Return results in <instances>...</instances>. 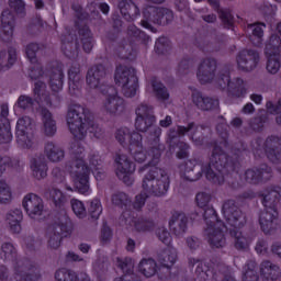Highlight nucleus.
<instances>
[{"mask_svg":"<svg viewBox=\"0 0 281 281\" xmlns=\"http://www.w3.org/2000/svg\"><path fill=\"white\" fill-rule=\"evenodd\" d=\"M229 158L227 154L218 146L213 148L209 165H203L200 171H194L196 161L187 160L179 166V172L183 181H199L205 175V178L217 186L225 183V168Z\"/></svg>","mask_w":281,"mask_h":281,"instance_id":"f257e3e1","label":"nucleus"},{"mask_svg":"<svg viewBox=\"0 0 281 281\" xmlns=\"http://www.w3.org/2000/svg\"><path fill=\"white\" fill-rule=\"evenodd\" d=\"M142 188L145 193L136 195L133 202V207L137 211L146 205L147 194H153L154 196H166L168 194V190H170V173L166 169L151 165L143 178Z\"/></svg>","mask_w":281,"mask_h":281,"instance_id":"f03ea898","label":"nucleus"},{"mask_svg":"<svg viewBox=\"0 0 281 281\" xmlns=\"http://www.w3.org/2000/svg\"><path fill=\"white\" fill-rule=\"evenodd\" d=\"M67 126L75 139H85L91 133L95 139H102L104 130L93 122V116L85 106L72 104L66 116Z\"/></svg>","mask_w":281,"mask_h":281,"instance_id":"7ed1b4c3","label":"nucleus"},{"mask_svg":"<svg viewBox=\"0 0 281 281\" xmlns=\"http://www.w3.org/2000/svg\"><path fill=\"white\" fill-rule=\"evenodd\" d=\"M1 256L8 262H12L13 276L10 281H37L41 270L36 263L27 258H18L16 247L10 241L1 245Z\"/></svg>","mask_w":281,"mask_h":281,"instance_id":"20e7f679","label":"nucleus"},{"mask_svg":"<svg viewBox=\"0 0 281 281\" xmlns=\"http://www.w3.org/2000/svg\"><path fill=\"white\" fill-rule=\"evenodd\" d=\"M71 161L68 164V171L74 181L75 188L80 194H90L89 176L91 169L85 161V146L78 142L70 147Z\"/></svg>","mask_w":281,"mask_h":281,"instance_id":"39448f33","label":"nucleus"},{"mask_svg":"<svg viewBox=\"0 0 281 281\" xmlns=\"http://www.w3.org/2000/svg\"><path fill=\"white\" fill-rule=\"evenodd\" d=\"M34 102H36L40 108H52L60 104V98H58L57 94H50L49 91H47V85L45 82L36 81L33 87V98L27 94H21L15 102V106L21 111H30V109H33Z\"/></svg>","mask_w":281,"mask_h":281,"instance_id":"423d86ee","label":"nucleus"},{"mask_svg":"<svg viewBox=\"0 0 281 281\" xmlns=\"http://www.w3.org/2000/svg\"><path fill=\"white\" fill-rule=\"evenodd\" d=\"M204 221L206 227L204 229V235L206 236L207 243L211 247L215 249H221L225 247L227 240L225 239V233L227 232V226L218 220L216 215V210L207 209L204 212Z\"/></svg>","mask_w":281,"mask_h":281,"instance_id":"0eeeda50","label":"nucleus"},{"mask_svg":"<svg viewBox=\"0 0 281 281\" xmlns=\"http://www.w3.org/2000/svg\"><path fill=\"white\" fill-rule=\"evenodd\" d=\"M157 122L156 117H136L135 127L140 133H146L150 128V139L154 140L151 146L153 160L149 166H157L159 164V157L164 153V145L159 144V137H161V127L153 126Z\"/></svg>","mask_w":281,"mask_h":281,"instance_id":"6e6552de","label":"nucleus"},{"mask_svg":"<svg viewBox=\"0 0 281 281\" xmlns=\"http://www.w3.org/2000/svg\"><path fill=\"white\" fill-rule=\"evenodd\" d=\"M114 80L125 98H135L139 90V80L137 79V71L135 68L125 66L116 67Z\"/></svg>","mask_w":281,"mask_h":281,"instance_id":"1a4fd4ad","label":"nucleus"},{"mask_svg":"<svg viewBox=\"0 0 281 281\" xmlns=\"http://www.w3.org/2000/svg\"><path fill=\"white\" fill-rule=\"evenodd\" d=\"M145 20L140 22V25L146 30L155 32V29L150 23L155 25H168L175 21V13L172 10L162 7H147L143 11Z\"/></svg>","mask_w":281,"mask_h":281,"instance_id":"9d476101","label":"nucleus"},{"mask_svg":"<svg viewBox=\"0 0 281 281\" xmlns=\"http://www.w3.org/2000/svg\"><path fill=\"white\" fill-rule=\"evenodd\" d=\"M72 232L74 222H71V218L67 215L61 216L58 223L48 228V247H50V249H58L60 243H63V238L71 236Z\"/></svg>","mask_w":281,"mask_h":281,"instance_id":"9b49d317","label":"nucleus"},{"mask_svg":"<svg viewBox=\"0 0 281 281\" xmlns=\"http://www.w3.org/2000/svg\"><path fill=\"white\" fill-rule=\"evenodd\" d=\"M16 142L20 148H34V122L30 116H22L16 123Z\"/></svg>","mask_w":281,"mask_h":281,"instance_id":"f8f14e48","label":"nucleus"},{"mask_svg":"<svg viewBox=\"0 0 281 281\" xmlns=\"http://www.w3.org/2000/svg\"><path fill=\"white\" fill-rule=\"evenodd\" d=\"M205 126L196 125L194 122L188 123L187 126L178 125L177 128L169 130L168 137L169 139H177L179 136L188 135L190 139L195 144V146H202L205 140V136L203 131H205Z\"/></svg>","mask_w":281,"mask_h":281,"instance_id":"ddd939ff","label":"nucleus"},{"mask_svg":"<svg viewBox=\"0 0 281 281\" xmlns=\"http://www.w3.org/2000/svg\"><path fill=\"white\" fill-rule=\"evenodd\" d=\"M114 164L117 179L123 181L125 186H133V183H135V178H133L135 172V162H133L126 154H116Z\"/></svg>","mask_w":281,"mask_h":281,"instance_id":"4468645a","label":"nucleus"},{"mask_svg":"<svg viewBox=\"0 0 281 281\" xmlns=\"http://www.w3.org/2000/svg\"><path fill=\"white\" fill-rule=\"evenodd\" d=\"M87 87L100 91V93H106L109 90V83H106V68L103 65L92 66L86 76Z\"/></svg>","mask_w":281,"mask_h":281,"instance_id":"2eb2a0df","label":"nucleus"},{"mask_svg":"<svg viewBox=\"0 0 281 281\" xmlns=\"http://www.w3.org/2000/svg\"><path fill=\"white\" fill-rule=\"evenodd\" d=\"M102 93L105 95L102 102V111L104 113H108V115H122V112L126 111V103L117 95L114 87H108V90Z\"/></svg>","mask_w":281,"mask_h":281,"instance_id":"dca6fc26","label":"nucleus"},{"mask_svg":"<svg viewBox=\"0 0 281 281\" xmlns=\"http://www.w3.org/2000/svg\"><path fill=\"white\" fill-rule=\"evenodd\" d=\"M218 61L215 58L207 57L201 60L196 70V78L200 85H212L216 78Z\"/></svg>","mask_w":281,"mask_h":281,"instance_id":"f3484780","label":"nucleus"},{"mask_svg":"<svg viewBox=\"0 0 281 281\" xmlns=\"http://www.w3.org/2000/svg\"><path fill=\"white\" fill-rule=\"evenodd\" d=\"M222 214L231 227H244L247 221L243 216V212L238 209L236 201L227 200L222 206Z\"/></svg>","mask_w":281,"mask_h":281,"instance_id":"a211bd4d","label":"nucleus"},{"mask_svg":"<svg viewBox=\"0 0 281 281\" xmlns=\"http://www.w3.org/2000/svg\"><path fill=\"white\" fill-rule=\"evenodd\" d=\"M272 177L273 170L271 167L262 165L260 168L247 169L240 176V179L241 181H246V183L258 186V183H267V181H271Z\"/></svg>","mask_w":281,"mask_h":281,"instance_id":"6ab92c4d","label":"nucleus"},{"mask_svg":"<svg viewBox=\"0 0 281 281\" xmlns=\"http://www.w3.org/2000/svg\"><path fill=\"white\" fill-rule=\"evenodd\" d=\"M236 63L239 71L249 74V71H254V69L258 67V63H260V53L256 49H244L238 53Z\"/></svg>","mask_w":281,"mask_h":281,"instance_id":"aec40b11","label":"nucleus"},{"mask_svg":"<svg viewBox=\"0 0 281 281\" xmlns=\"http://www.w3.org/2000/svg\"><path fill=\"white\" fill-rule=\"evenodd\" d=\"M22 205L30 218H38L43 214V199L34 193H27L23 198Z\"/></svg>","mask_w":281,"mask_h":281,"instance_id":"412c9836","label":"nucleus"},{"mask_svg":"<svg viewBox=\"0 0 281 281\" xmlns=\"http://www.w3.org/2000/svg\"><path fill=\"white\" fill-rule=\"evenodd\" d=\"M259 225L263 233L273 234L278 229V209H265L259 215Z\"/></svg>","mask_w":281,"mask_h":281,"instance_id":"4be33fe9","label":"nucleus"},{"mask_svg":"<svg viewBox=\"0 0 281 281\" xmlns=\"http://www.w3.org/2000/svg\"><path fill=\"white\" fill-rule=\"evenodd\" d=\"M169 227L175 236H183L188 232V215L181 211H173L169 218Z\"/></svg>","mask_w":281,"mask_h":281,"instance_id":"5701e85b","label":"nucleus"},{"mask_svg":"<svg viewBox=\"0 0 281 281\" xmlns=\"http://www.w3.org/2000/svg\"><path fill=\"white\" fill-rule=\"evenodd\" d=\"M115 139L121 144V146L130 149L133 144L142 142L143 137L142 134L128 127H121L115 133Z\"/></svg>","mask_w":281,"mask_h":281,"instance_id":"b1692460","label":"nucleus"},{"mask_svg":"<svg viewBox=\"0 0 281 281\" xmlns=\"http://www.w3.org/2000/svg\"><path fill=\"white\" fill-rule=\"evenodd\" d=\"M265 151L272 164H281V138L270 136L266 139Z\"/></svg>","mask_w":281,"mask_h":281,"instance_id":"393cba45","label":"nucleus"},{"mask_svg":"<svg viewBox=\"0 0 281 281\" xmlns=\"http://www.w3.org/2000/svg\"><path fill=\"white\" fill-rule=\"evenodd\" d=\"M14 36V14L4 10L1 14L0 38L10 41Z\"/></svg>","mask_w":281,"mask_h":281,"instance_id":"a878e982","label":"nucleus"},{"mask_svg":"<svg viewBox=\"0 0 281 281\" xmlns=\"http://www.w3.org/2000/svg\"><path fill=\"white\" fill-rule=\"evenodd\" d=\"M40 114L42 117V133H44L46 137H54L56 131H58L54 114L45 106L40 108Z\"/></svg>","mask_w":281,"mask_h":281,"instance_id":"bb28decb","label":"nucleus"},{"mask_svg":"<svg viewBox=\"0 0 281 281\" xmlns=\"http://www.w3.org/2000/svg\"><path fill=\"white\" fill-rule=\"evenodd\" d=\"M68 89L71 95H78L82 89V74L78 64H74L68 70Z\"/></svg>","mask_w":281,"mask_h":281,"instance_id":"cd10ccee","label":"nucleus"},{"mask_svg":"<svg viewBox=\"0 0 281 281\" xmlns=\"http://www.w3.org/2000/svg\"><path fill=\"white\" fill-rule=\"evenodd\" d=\"M261 203L266 210H278L281 194L279 187H270L260 193Z\"/></svg>","mask_w":281,"mask_h":281,"instance_id":"c85d7f7f","label":"nucleus"},{"mask_svg":"<svg viewBox=\"0 0 281 281\" xmlns=\"http://www.w3.org/2000/svg\"><path fill=\"white\" fill-rule=\"evenodd\" d=\"M125 224L132 228V232H137L138 234H147L155 229V221L148 217H132L125 220Z\"/></svg>","mask_w":281,"mask_h":281,"instance_id":"c756f323","label":"nucleus"},{"mask_svg":"<svg viewBox=\"0 0 281 281\" xmlns=\"http://www.w3.org/2000/svg\"><path fill=\"white\" fill-rule=\"evenodd\" d=\"M259 273L263 281H277L281 278L280 266L269 261L263 260L259 266Z\"/></svg>","mask_w":281,"mask_h":281,"instance_id":"7c9ffc66","label":"nucleus"},{"mask_svg":"<svg viewBox=\"0 0 281 281\" xmlns=\"http://www.w3.org/2000/svg\"><path fill=\"white\" fill-rule=\"evenodd\" d=\"M23 222V211L21 209L9 210L4 214V223L12 234H21V223Z\"/></svg>","mask_w":281,"mask_h":281,"instance_id":"2f4dec72","label":"nucleus"},{"mask_svg":"<svg viewBox=\"0 0 281 281\" xmlns=\"http://www.w3.org/2000/svg\"><path fill=\"white\" fill-rule=\"evenodd\" d=\"M8 115H10V109L8 104L1 105V117L0 120V144H10L12 142V132L10 131V123H8Z\"/></svg>","mask_w":281,"mask_h":281,"instance_id":"473e14b6","label":"nucleus"},{"mask_svg":"<svg viewBox=\"0 0 281 281\" xmlns=\"http://www.w3.org/2000/svg\"><path fill=\"white\" fill-rule=\"evenodd\" d=\"M31 172L37 181L47 177V160L45 159V156L40 155L31 159Z\"/></svg>","mask_w":281,"mask_h":281,"instance_id":"72a5a7b5","label":"nucleus"},{"mask_svg":"<svg viewBox=\"0 0 281 281\" xmlns=\"http://www.w3.org/2000/svg\"><path fill=\"white\" fill-rule=\"evenodd\" d=\"M117 8L125 21H135L139 16V8L132 0H120Z\"/></svg>","mask_w":281,"mask_h":281,"instance_id":"f704fd0d","label":"nucleus"},{"mask_svg":"<svg viewBox=\"0 0 281 281\" xmlns=\"http://www.w3.org/2000/svg\"><path fill=\"white\" fill-rule=\"evenodd\" d=\"M266 27L267 24L265 23H254L247 25V32L249 34L250 42L252 45H255V47H262Z\"/></svg>","mask_w":281,"mask_h":281,"instance_id":"c9c22d12","label":"nucleus"},{"mask_svg":"<svg viewBox=\"0 0 281 281\" xmlns=\"http://www.w3.org/2000/svg\"><path fill=\"white\" fill-rule=\"evenodd\" d=\"M193 104L201 111H214L218 109V100L210 97H203L201 92H194L192 95Z\"/></svg>","mask_w":281,"mask_h":281,"instance_id":"e433bc0d","label":"nucleus"},{"mask_svg":"<svg viewBox=\"0 0 281 281\" xmlns=\"http://www.w3.org/2000/svg\"><path fill=\"white\" fill-rule=\"evenodd\" d=\"M44 153L52 164H60V161L65 159V149L54 142H48L45 144Z\"/></svg>","mask_w":281,"mask_h":281,"instance_id":"4c0bfd02","label":"nucleus"},{"mask_svg":"<svg viewBox=\"0 0 281 281\" xmlns=\"http://www.w3.org/2000/svg\"><path fill=\"white\" fill-rule=\"evenodd\" d=\"M228 93L234 98H245L249 93V83L240 77H236L232 80Z\"/></svg>","mask_w":281,"mask_h":281,"instance_id":"58836bf2","label":"nucleus"},{"mask_svg":"<svg viewBox=\"0 0 281 281\" xmlns=\"http://www.w3.org/2000/svg\"><path fill=\"white\" fill-rule=\"evenodd\" d=\"M240 227L229 228L231 236L234 238V244L236 249H247L251 243H254V237L245 235V233L238 231Z\"/></svg>","mask_w":281,"mask_h":281,"instance_id":"ea45409f","label":"nucleus"},{"mask_svg":"<svg viewBox=\"0 0 281 281\" xmlns=\"http://www.w3.org/2000/svg\"><path fill=\"white\" fill-rule=\"evenodd\" d=\"M211 85H214L217 89H221L222 91H229V88L232 86V77L229 76V68L223 67L218 70L217 75H215V79Z\"/></svg>","mask_w":281,"mask_h":281,"instance_id":"a19ab883","label":"nucleus"},{"mask_svg":"<svg viewBox=\"0 0 281 281\" xmlns=\"http://www.w3.org/2000/svg\"><path fill=\"white\" fill-rule=\"evenodd\" d=\"M48 85L55 93L63 91V85H65V72H63V68L57 67L50 70Z\"/></svg>","mask_w":281,"mask_h":281,"instance_id":"79ce46f5","label":"nucleus"},{"mask_svg":"<svg viewBox=\"0 0 281 281\" xmlns=\"http://www.w3.org/2000/svg\"><path fill=\"white\" fill-rule=\"evenodd\" d=\"M44 196L52 201L55 207H65L69 199L63 191L56 188L46 189L44 192Z\"/></svg>","mask_w":281,"mask_h":281,"instance_id":"37998d69","label":"nucleus"},{"mask_svg":"<svg viewBox=\"0 0 281 281\" xmlns=\"http://www.w3.org/2000/svg\"><path fill=\"white\" fill-rule=\"evenodd\" d=\"M79 36L83 50L86 54H90L91 49H93V45L95 44V40H93V34L91 33V30H89V26L83 25L80 27Z\"/></svg>","mask_w":281,"mask_h":281,"instance_id":"c03bdc74","label":"nucleus"},{"mask_svg":"<svg viewBox=\"0 0 281 281\" xmlns=\"http://www.w3.org/2000/svg\"><path fill=\"white\" fill-rule=\"evenodd\" d=\"M16 63V49L9 48L0 52V71H8Z\"/></svg>","mask_w":281,"mask_h":281,"instance_id":"a18cd8bd","label":"nucleus"},{"mask_svg":"<svg viewBox=\"0 0 281 281\" xmlns=\"http://www.w3.org/2000/svg\"><path fill=\"white\" fill-rule=\"evenodd\" d=\"M150 87L157 100L166 101L170 98V92H168V88H166V86H164V83H161L157 78L150 79L147 89H150Z\"/></svg>","mask_w":281,"mask_h":281,"instance_id":"49530a36","label":"nucleus"},{"mask_svg":"<svg viewBox=\"0 0 281 281\" xmlns=\"http://www.w3.org/2000/svg\"><path fill=\"white\" fill-rule=\"evenodd\" d=\"M158 262L166 269H170L177 262V249L167 248L158 256Z\"/></svg>","mask_w":281,"mask_h":281,"instance_id":"de8ad7c7","label":"nucleus"},{"mask_svg":"<svg viewBox=\"0 0 281 281\" xmlns=\"http://www.w3.org/2000/svg\"><path fill=\"white\" fill-rule=\"evenodd\" d=\"M138 271L145 276V278H153V276L157 273V262L151 258L143 259L138 263Z\"/></svg>","mask_w":281,"mask_h":281,"instance_id":"09e8293b","label":"nucleus"},{"mask_svg":"<svg viewBox=\"0 0 281 281\" xmlns=\"http://www.w3.org/2000/svg\"><path fill=\"white\" fill-rule=\"evenodd\" d=\"M128 151L134 160L137 161V164H144V161L148 157L146 155V149L144 148V144L142 143V140L132 144V146L128 148Z\"/></svg>","mask_w":281,"mask_h":281,"instance_id":"8fccbe9b","label":"nucleus"},{"mask_svg":"<svg viewBox=\"0 0 281 281\" xmlns=\"http://www.w3.org/2000/svg\"><path fill=\"white\" fill-rule=\"evenodd\" d=\"M195 265H196V268H195L196 276L202 278V280L207 281V278H210V276H212V271L205 270V269H207V267L205 266V263H203V261H201V259L190 257L189 258V267H194Z\"/></svg>","mask_w":281,"mask_h":281,"instance_id":"3c124183","label":"nucleus"},{"mask_svg":"<svg viewBox=\"0 0 281 281\" xmlns=\"http://www.w3.org/2000/svg\"><path fill=\"white\" fill-rule=\"evenodd\" d=\"M268 59L266 63V71H268L271 76H276L278 71H280L281 59L280 54H267Z\"/></svg>","mask_w":281,"mask_h":281,"instance_id":"603ef678","label":"nucleus"},{"mask_svg":"<svg viewBox=\"0 0 281 281\" xmlns=\"http://www.w3.org/2000/svg\"><path fill=\"white\" fill-rule=\"evenodd\" d=\"M12 203V188L5 180H0V205Z\"/></svg>","mask_w":281,"mask_h":281,"instance_id":"864d4df0","label":"nucleus"},{"mask_svg":"<svg viewBox=\"0 0 281 281\" xmlns=\"http://www.w3.org/2000/svg\"><path fill=\"white\" fill-rule=\"evenodd\" d=\"M55 280L57 281H80L78 274L74 270L61 268L55 272Z\"/></svg>","mask_w":281,"mask_h":281,"instance_id":"5fc2aeb1","label":"nucleus"},{"mask_svg":"<svg viewBox=\"0 0 281 281\" xmlns=\"http://www.w3.org/2000/svg\"><path fill=\"white\" fill-rule=\"evenodd\" d=\"M117 267L125 273L124 276L127 277V280H131V276H133V269H135V263L133 262L132 258H117Z\"/></svg>","mask_w":281,"mask_h":281,"instance_id":"6e6d98bb","label":"nucleus"},{"mask_svg":"<svg viewBox=\"0 0 281 281\" xmlns=\"http://www.w3.org/2000/svg\"><path fill=\"white\" fill-rule=\"evenodd\" d=\"M281 38L278 34H272L266 44V54H280Z\"/></svg>","mask_w":281,"mask_h":281,"instance_id":"4d7b16f0","label":"nucleus"},{"mask_svg":"<svg viewBox=\"0 0 281 281\" xmlns=\"http://www.w3.org/2000/svg\"><path fill=\"white\" fill-rule=\"evenodd\" d=\"M243 281H258V272L256 271V261H248L244 267Z\"/></svg>","mask_w":281,"mask_h":281,"instance_id":"13d9d810","label":"nucleus"},{"mask_svg":"<svg viewBox=\"0 0 281 281\" xmlns=\"http://www.w3.org/2000/svg\"><path fill=\"white\" fill-rule=\"evenodd\" d=\"M196 205L201 209H204V213L207 210H214V207L210 206V202L212 201V195L207 192H200L195 196Z\"/></svg>","mask_w":281,"mask_h":281,"instance_id":"bf43d9fd","label":"nucleus"},{"mask_svg":"<svg viewBox=\"0 0 281 281\" xmlns=\"http://www.w3.org/2000/svg\"><path fill=\"white\" fill-rule=\"evenodd\" d=\"M111 201L117 207H126L131 203V198L124 192H116L112 194Z\"/></svg>","mask_w":281,"mask_h":281,"instance_id":"052dcab7","label":"nucleus"},{"mask_svg":"<svg viewBox=\"0 0 281 281\" xmlns=\"http://www.w3.org/2000/svg\"><path fill=\"white\" fill-rule=\"evenodd\" d=\"M266 109H267L268 113H271L272 115H278L277 124H279L281 126V99H279L277 103L268 101L266 103Z\"/></svg>","mask_w":281,"mask_h":281,"instance_id":"680f3d73","label":"nucleus"},{"mask_svg":"<svg viewBox=\"0 0 281 281\" xmlns=\"http://www.w3.org/2000/svg\"><path fill=\"white\" fill-rule=\"evenodd\" d=\"M92 267L97 273H104L109 269V259L104 255H99Z\"/></svg>","mask_w":281,"mask_h":281,"instance_id":"e2e57ef3","label":"nucleus"},{"mask_svg":"<svg viewBox=\"0 0 281 281\" xmlns=\"http://www.w3.org/2000/svg\"><path fill=\"white\" fill-rule=\"evenodd\" d=\"M89 166L88 168L91 170H100V166H102V158H100V153L90 151L88 155Z\"/></svg>","mask_w":281,"mask_h":281,"instance_id":"0e129e2a","label":"nucleus"},{"mask_svg":"<svg viewBox=\"0 0 281 281\" xmlns=\"http://www.w3.org/2000/svg\"><path fill=\"white\" fill-rule=\"evenodd\" d=\"M70 205L72 207V212L78 216V218H85L87 216V209L85 207V203L82 201L72 199L70 201Z\"/></svg>","mask_w":281,"mask_h":281,"instance_id":"69168bd1","label":"nucleus"},{"mask_svg":"<svg viewBox=\"0 0 281 281\" xmlns=\"http://www.w3.org/2000/svg\"><path fill=\"white\" fill-rule=\"evenodd\" d=\"M43 76H45L43 65L40 61L32 64L29 69V77L31 78V80H38L40 78H43Z\"/></svg>","mask_w":281,"mask_h":281,"instance_id":"338daca9","label":"nucleus"},{"mask_svg":"<svg viewBox=\"0 0 281 281\" xmlns=\"http://www.w3.org/2000/svg\"><path fill=\"white\" fill-rule=\"evenodd\" d=\"M136 117H155V112L153 111V106L146 104V103H140L136 108Z\"/></svg>","mask_w":281,"mask_h":281,"instance_id":"774afa93","label":"nucleus"}]
</instances>
